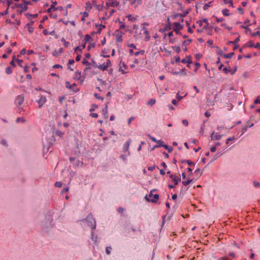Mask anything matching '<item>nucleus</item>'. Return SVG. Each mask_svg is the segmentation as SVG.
I'll list each match as a JSON object with an SVG mask.
<instances>
[{
    "label": "nucleus",
    "mask_w": 260,
    "mask_h": 260,
    "mask_svg": "<svg viewBox=\"0 0 260 260\" xmlns=\"http://www.w3.org/2000/svg\"><path fill=\"white\" fill-rule=\"evenodd\" d=\"M80 224L85 229L90 228L92 230L96 228V223L92 215L90 214L86 218L80 220Z\"/></svg>",
    "instance_id": "1"
},
{
    "label": "nucleus",
    "mask_w": 260,
    "mask_h": 260,
    "mask_svg": "<svg viewBox=\"0 0 260 260\" xmlns=\"http://www.w3.org/2000/svg\"><path fill=\"white\" fill-rule=\"evenodd\" d=\"M119 2L115 0H106L105 2V8L106 10H110V8H114L118 7Z\"/></svg>",
    "instance_id": "2"
},
{
    "label": "nucleus",
    "mask_w": 260,
    "mask_h": 260,
    "mask_svg": "<svg viewBox=\"0 0 260 260\" xmlns=\"http://www.w3.org/2000/svg\"><path fill=\"white\" fill-rule=\"evenodd\" d=\"M154 191V190H151L149 193V194L146 195L145 197V199H146V200L149 202H151L152 203H155L158 201L159 199V195L157 194H153V192Z\"/></svg>",
    "instance_id": "3"
},
{
    "label": "nucleus",
    "mask_w": 260,
    "mask_h": 260,
    "mask_svg": "<svg viewBox=\"0 0 260 260\" xmlns=\"http://www.w3.org/2000/svg\"><path fill=\"white\" fill-rule=\"evenodd\" d=\"M24 102V96L22 95H18L15 99V104L18 106H21Z\"/></svg>",
    "instance_id": "4"
},
{
    "label": "nucleus",
    "mask_w": 260,
    "mask_h": 260,
    "mask_svg": "<svg viewBox=\"0 0 260 260\" xmlns=\"http://www.w3.org/2000/svg\"><path fill=\"white\" fill-rule=\"evenodd\" d=\"M182 27V25H181L179 22H175L173 23V30L176 31L177 34L178 33V31L181 30Z\"/></svg>",
    "instance_id": "5"
},
{
    "label": "nucleus",
    "mask_w": 260,
    "mask_h": 260,
    "mask_svg": "<svg viewBox=\"0 0 260 260\" xmlns=\"http://www.w3.org/2000/svg\"><path fill=\"white\" fill-rule=\"evenodd\" d=\"M142 30L143 31V34L145 35V41L147 42L150 39L149 31L147 30L145 26H143Z\"/></svg>",
    "instance_id": "6"
},
{
    "label": "nucleus",
    "mask_w": 260,
    "mask_h": 260,
    "mask_svg": "<svg viewBox=\"0 0 260 260\" xmlns=\"http://www.w3.org/2000/svg\"><path fill=\"white\" fill-rule=\"evenodd\" d=\"M46 98L45 96L41 95L40 99L37 101V103L39 104V108H41L46 103Z\"/></svg>",
    "instance_id": "7"
},
{
    "label": "nucleus",
    "mask_w": 260,
    "mask_h": 260,
    "mask_svg": "<svg viewBox=\"0 0 260 260\" xmlns=\"http://www.w3.org/2000/svg\"><path fill=\"white\" fill-rule=\"evenodd\" d=\"M222 135H219L218 134V133L215 132H213L211 135V139L212 140H220L221 137H222Z\"/></svg>",
    "instance_id": "8"
},
{
    "label": "nucleus",
    "mask_w": 260,
    "mask_h": 260,
    "mask_svg": "<svg viewBox=\"0 0 260 260\" xmlns=\"http://www.w3.org/2000/svg\"><path fill=\"white\" fill-rule=\"evenodd\" d=\"M15 6L17 7V8H19L21 9V12L22 11H26L28 9V7L26 6V5H24V4H15Z\"/></svg>",
    "instance_id": "9"
},
{
    "label": "nucleus",
    "mask_w": 260,
    "mask_h": 260,
    "mask_svg": "<svg viewBox=\"0 0 260 260\" xmlns=\"http://www.w3.org/2000/svg\"><path fill=\"white\" fill-rule=\"evenodd\" d=\"M131 142V140L129 139L127 141L123 146V151L124 152L127 151Z\"/></svg>",
    "instance_id": "10"
},
{
    "label": "nucleus",
    "mask_w": 260,
    "mask_h": 260,
    "mask_svg": "<svg viewBox=\"0 0 260 260\" xmlns=\"http://www.w3.org/2000/svg\"><path fill=\"white\" fill-rule=\"evenodd\" d=\"M103 114L104 115L105 118L107 119L108 117V103H107L105 105V107L102 110Z\"/></svg>",
    "instance_id": "11"
},
{
    "label": "nucleus",
    "mask_w": 260,
    "mask_h": 260,
    "mask_svg": "<svg viewBox=\"0 0 260 260\" xmlns=\"http://www.w3.org/2000/svg\"><path fill=\"white\" fill-rule=\"evenodd\" d=\"M107 12H105V16H107L108 17L111 16L113 13L115 12L113 8H110V10H107Z\"/></svg>",
    "instance_id": "12"
},
{
    "label": "nucleus",
    "mask_w": 260,
    "mask_h": 260,
    "mask_svg": "<svg viewBox=\"0 0 260 260\" xmlns=\"http://www.w3.org/2000/svg\"><path fill=\"white\" fill-rule=\"evenodd\" d=\"M172 73L174 75H185L186 74V69L185 68L182 69L179 72H172Z\"/></svg>",
    "instance_id": "13"
},
{
    "label": "nucleus",
    "mask_w": 260,
    "mask_h": 260,
    "mask_svg": "<svg viewBox=\"0 0 260 260\" xmlns=\"http://www.w3.org/2000/svg\"><path fill=\"white\" fill-rule=\"evenodd\" d=\"M181 62L183 63H187L188 64H190L192 63V60L190 56H186L182 59Z\"/></svg>",
    "instance_id": "14"
},
{
    "label": "nucleus",
    "mask_w": 260,
    "mask_h": 260,
    "mask_svg": "<svg viewBox=\"0 0 260 260\" xmlns=\"http://www.w3.org/2000/svg\"><path fill=\"white\" fill-rule=\"evenodd\" d=\"M254 125V124L253 123H251V124L250 125H248V124H246L245 125V126H244V127L242 129V131H241V135H242L243 134H244L247 131V128L248 127H252Z\"/></svg>",
    "instance_id": "15"
},
{
    "label": "nucleus",
    "mask_w": 260,
    "mask_h": 260,
    "mask_svg": "<svg viewBox=\"0 0 260 260\" xmlns=\"http://www.w3.org/2000/svg\"><path fill=\"white\" fill-rule=\"evenodd\" d=\"M57 3L56 2H53V4L51 5L50 7L47 10L48 13H50L52 11H55L57 10V8L55 7V5H57Z\"/></svg>",
    "instance_id": "16"
},
{
    "label": "nucleus",
    "mask_w": 260,
    "mask_h": 260,
    "mask_svg": "<svg viewBox=\"0 0 260 260\" xmlns=\"http://www.w3.org/2000/svg\"><path fill=\"white\" fill-rule=\"evenodd\" d=\"M85 46H86V42L82 46L76 47L75 49V53H76L77 54H78L77 51H79L80 52H81L82 51V50H83V49H84L85 48Z\"/></svg>",
    "instance_id": "17"
},
{
    "label": "nucleus",
    "mask_w": 260,
    "mask_h": 260,
    "mask_svg": "<svg viewBox=\"0 0 260 260\" xmlns=\"http://www.w3.org/2000/svg\"><path fill=\"white\" fill-rule=\"evenodd\" d=\"M74 79L76 80H80L81 79V72L77 71L75 73Z\"/></svg>",
    "instance_id": "18"
},
{
    "label": "nucleus",
    "mask_w": 260,
    "mask_h": 260,
    "mask_svg": "<svg viewBox=\"0 0 260 260\" xmlns=\"http://www.w3.org/2000/svg\"><path fill=\"white\" fill-rule=\"evenodd\" d=\"M98 68L103 71H104L107 70L108 67L105 64V63H104L102 64L99 65Z\"/></svg>",
    "instance_id": "19"
},
{
    "label": "nucleus",
    "mask_w": 260,
    "mask_h": 260,
    "mask_svg": "<svg viewBox=\"0 0 260 260\" xmlns=\"http://www.w3.org/2000/svg\"><path fill=\"white\" fill-rule=\"evenodd\" d=\"M82 63L83 64H85V65H87V66H88V67L86 68L85 70H87L90 68L89 67V66L90 65V63L88 60H87L86 59H85V58L83 59V60L82 61Z\"/></svg>",
    "instance_id": "20"
},
{
    "label": "nucleus",
    "mask_w": 260,
    "mask_h": 260,
    "mask_svg": "<svg viewBox=\"0 0 260 260\" xmlns=\"http://www.w3.org/2000/svg\"><path fill=\"white\" fill-rule=\"evenodd\" d=\"M234 55V52L229 53L228 54H223V57L225 58H231Z\"/></svg>",
    "instance_id": "21"
},
{
    "label": "nucleus",
    "mask_w": 260,
    "mask_h": 260,
    "mask_svg": "<svg viewBox=\"0 0 260 260\" xmlns=\"http://www.w3.org/2000/svg\"><path fill=\"white\" fill-rule=\"evenodd\" d=\"M128 20L131 22H134L136 20L137 18L135 17H133L132 15H128L127 16Z\"/></svg>",
    "instance_id": "22"
},
{
    "label": "nucleus",
    "mask_w": 260,
    "mask_h": 260,
    "mask_svg": "<svg viewBox=\"0 0 260 260\" xmlns=\"http://www.w3.org/2000/svg\"><path fill=\"white\" fill-rule=\"evenodd\" d=\"M157 143L158 145L155 146L154 147V148H157L159 147H163V146L164 145L163 142L160 140H157Z\"/></svg>",
    "instance_id": "23"
},
{
    "label": "nucleus",
    "mask_w": 260,
    "mask_h": 260,
    "mask_svg": "<svg viewBox=\"0 0 260 260\" xmlns=\"http://www.w3.org/2000/svg\"><path fill=\"white\" fill-rule=\"evenodd\" d=\"M203 29L205 30H209L210 31L212 30V27L210 26H209V23L208 24H205L203 26Z\"/></svg>",
    "instance_id": "24"
},
{
    "label": "nucleus",
    "mask_w": 260,
    "mask_h": 260,
    "mask_svg": "<svg viewBox=\"0 0 260 260\" xmlns=\"http://www.w3.org/2000/svg\"><path fill=\"white\" fill-rule=\"evenodd\" d=\"M174 50H175L176 52L179 53L181 51L180 47L179 46H174L172 47Z\"/></svg>",
    "instance_id": "25"
},
{
    "label": "nucleus",
    "mask_w": 260,
    "mask_h": 260,
    "mask_svg": "<svg viewBox=\"0 0 260 260\" xmlns=\"http://www.w3.org/2000/svg\"><path fill=\"white\" fill-rule=\"evenodd\" d=\"M94 8L97 10L98 11H102V10L103 9V5H95V7Z\"/></svg>",
    "instance_id": "26"
},
{
    "label": "nucleus",
    "mask_w": 260,
    "mask_h": 260,
    "mask_svg": "<svg viewBox=\"0 0 260 260\" xmlns=\"http://www.w3.org/2000/svg\"><path fill=\"white\" fill-rule=\"evenodd\" d=\"M163 147H164L166 150H167L169 152H171L173 150V148L171 146H168L167 145L164 144L163 146Z\"/></svg>",
    "instance_id": "27"
},
{
    "label": "nucleus",
    "mask_w": 260,
    "mask_h": 260,
    "mask_svg": "<svg viewBox=\"0 0 260 260\" xmlns=\"http://www.w3.org/2000/svg\"><path fill=\"white\" fill-rule=\"evenodd\" d=\"M222 14L224 16H229V11L227 9H223L222 11Z\"/></svg>",
    "instance_id": "28"
},
{
    "label": "nucleus",
    "mask_w": 260,
    "mask_h": 260,
    "mask_svg": "<svg viewBox=\"0 0 260 260\" xmlns=\"http://www.w3.org/2000/svg\"><path fill=\"white\" fill-rule=\"evenodd\" d=\"M181 180L180 178H173V179L172 180L173 182L174 183V185H176L178 183V181Z\"/></svg>",
    "instance_id": "29"
},
{
    "label": "nucleus",
    "mask_w": 260,
    "mask_h": 260,
    "mask_svg": "<svg viewBox=\"0 0 260 260\" xmlns=\"http://www.w3.org/2000/svg\"><path fill=\"white\" fill-rule=\"evenodd\" d=\"M55 134L56 135H57L60 137H62L63 136V135H64V133L62 132L61 131H59V130H57L55 132Z\"/></svg>",
    "instance_id": "30"
},
{
    "label": "nucleus",
    "mask_w": 260,
    "mask_h": 260,
    "mask_svg": "<svg viewBox=\"0 0 260 260\" xmlns=\"http://www.w3.org/2000/svg\"><path fill=\"white\" fill-rule=\"evenodd\" d=\"M145 53V51L143 50H140V51L136 52L134 53L135 56H138L140 54H144Z\"/></svg>",
    "instance_id": "31"
},
{
    "label": "nucleus",
    "mask_w": 260,
    "mask_h": 260,
    "mask_svg": "<svg viewBox=\"0 0 260 260\" xmlns=\"http://www.w3.org/2000/svg\"><path fill=\"white\" fill-rule=\"evenodd\" d=\"M211 2L205 4L203 6V9L204 10H207L210 7Z\"/></svg>",
    "instance_id": "32"
},
{
    "label": "nucleus",
    "mask_w": 260,
    "mask_h": 260,
    "mask_svg": "<svg viewBox=\"0 0 260 260\" xmlns=\"http://www.w3.org/2000/svg\"><path fill=\"white\" fill-rule=\"evenodd\" d=\"M192 179H188V180H187L186 181H183L182 182V184L184 185H187L188 184L192 182Z\"/></svg>",
    "instance_id": "33"
},
{
    "label": "nucleus",
    "mask_w": 260,
    "mask_h": 260,
    "mask_svg": "<svg viewBox=\"0 0 260 260\" xmlns=\"http://www.w3.org/2000/svg\"><path fill=\"white\" fill-rule=\"evenodd\" d=\"M6 72L7 74H10L12 73V70L11 67H8L6 69Z\"/></svg>",
    "instance_id": "34"
},
{
    "label": "nucleus",
    "mask_w": 260,
    "mask_h": 260,
    "mask_svg": "<svg viewBox=\"0 0 260 260\" xmlns=\"http://www.w3.org/2000/svg\"><path fill=\"white\" fill-rule=\"evenodd\" d=\"M155 102L154 99H151L148 102L147 104L152 106L155 103Z\"/></svg>",
    "instance_id": "35"
},
{
    "label": "nucleus",
    "mask_w": 260,
    "mask_h": 260,
    "mask_svg": "<svg viewBox=\"0 0 260 260\" xmlns=\"http://www.w3.org/2000/svg\"><path fill=\"white\" fill-rule=\"evenodd\" d=\"M119 66L120 68H121V67H123L125 69H127V66L125 64V63L124 62L120 61Z\"/></svg>",
    "instance_id": "36"
},
{
    "label": "nucleus",
    "mask_w": 260,
    "mask_h": 260,
    "mask_svg": "<svg viewBox=\"0 0 260 260\" xmlns=\"http://www.w3.org/2000/svg\"><path fill=\"white\" fill-rule=\"evenodd\" d=\"M112 249L111 247L109 246L107 247L106 248V252L107 254H110L111 253V250Z\"/></svg>",
    "instance_id": "37"
},
{
    "label": "nucleus",
    "mask_w": 260,
    "mask_h": 260,
    "mask_svg": "<svg viewBox=\"0 0 260 260\" xmlns=\"http://www.w3.org/2000/svg\"><path fill=\"white\" fill-rule=\"evenodd\" d=\"M25 121V120L24 119V118H18L17 119H16V122H24Z\"/></svg>",
    "instance_id": "38"
},
{
    "label": "nucleus",
    "mask_w": 260,
    "mask_h": 260,
    "mask_svg": "<svg viewBox=\"0 0 260 260\" xmlns=\"http://www.w3.org/2000/svg\"><path fill=\"white\" fill-rule=\"evenodd\" d=\"M84 39L86 42H88L91 39V37L89 35H86Z\"/></svg>",
    "instance_id": "39"
},
{
    "label": "nucleus",
    "mask_w": 260,
    "mask_h": 260,
    "mask_svg": "<svg viewBox=\"0 0 260 260\" xmlns=\"http://www.w3.org/2000/svg\"><path fill=\"white\" fill-rule=\"evenodd\" d=\"M55 186L57 187H61L62 186V183L59 181L56 182Z\"/></svg>",
    "instance_id": "40"
},
{
    "label": "nucleus",
    "mask_w": 260,
    "mask_h": 260,
    "mask_svg": "<svg viewBox=\"0 0 260 260\" xmlns=\"http://www.w3.org/2000/svg\"><path fill=\"white\" fill-rule=\"evenodd\" d=\"M191 42V39H188L187 40H185L183 42V44L184 45H188Z\"/></svg>",
    "instance_id": "41"
},
{
    "label": "nucleus",
    "mask_w": 260,
    "mask_h": 260,
    "mask_svg": "<svg viewBox=\"0 0 260 260\" xmlns=\"http://www.w3.org/2000/svg\"><path fill=\"white\" fill-rule=\"evenodd\" d=\"M251 36L252 37H255L256 36H259L260 37V31H257L256 32H254L251 34Z\"/></svg>",
    "instance_id": "42"
},
{
    "label": "nucleus",
    "mask_w": 260,
    "mask_h": 260,
    "mask_svg": "<svg viewBox=\"0 0 260 260\" xmlns=\"http://www.w3.org/2000/svg\"><path fill=\"white\" fill-rule=\"evenodd\" d=\"M148 136L149 137V138L154 142H156L157 143V140L154 138V137H152L150 135H148Z\"/></svg>",
    "instance_id": "43"
},
{
    "label": "nucleus",
    "mask_w": 260,
    "mask_h": 260,
    "mask_svg": "<svg viewBox=\"0 0 260 260\" xmlns=\"http://www.w3.org/2000/svg\"><path fill=\"white\" fill-rule=\"evenodd\" d=\"M105 26L103 25H100V27L98 29V33H101L103 28H105Z\"/></svg>",
    "instance_id": "44"
},
{
    "label": "nucleus",
    "mask_w": 260,
    "mask_h": 260,
    "mask_svg": "<svg viewBox=\"0 0 260 260\" xmlns=\"http://www.w3.org/2000/svg\"><path fill=\"white\" fill-rule=\"evenodd\" d=\"M105 64L106 66L108 68L109 67H110L111 66V62L110 59H107L106 61V62L105 63Z\"/></svg>",
    "instance_id": "45"
},
{
    "label": "nucleus",
    "mask_w": 260,
    "mask_h": 260,
    "mask_svg": "<svg viewBox=\"0 0 260 260\" xmlns=\"http://www.w3.org/2000/svg\"><path fill=\"white\" fill-rule=\"evenodd\" d=\"M90 6V8H94L95 5H96L97 4L96 3V1H93L91 4H89Z\"/></svg>",
    "instance_id": "46"
},
{
    "label": "nucleus",
    "mask_w": 260,
    "mask_h": 260,
    "mask_svg": "<svg viewBox=\"0 0 260 260\" xmlns=\"http://www.w3.org/2000/svg\"><path fill=\"white\" fill-rule=\"evenodd\" d=\"M247 46L248 47H253L254 46V44H253V43L252 41H250L247 43Z\"/></svg>",
    "instance_id": "47"
},
{
    "label": "nucleus",
    "mask_w": 260,
    "mask_h": 260,
    "mask_svg": "<svg viewBox=\"0 0 260 260\" xmlns=\"http://www.w3.org/2000/svg\"><path fill=\"white\" fill-rule=\"evenodd\" d=\"M94 96L98 99H99V100H101L102 101L104 100V98L101 97L98 93H94Z\"/></svg>",
    "instance_id": "48"
},
{
    "label": "nucleus",
    "mask_w": 260,
    "mask_h": 260,
    "mask_svg": "<svg viewBox=\"0 0 260 260\" xmlns=\"http://www.w3.org/2000/svg\"><path fill=\"white\" fill-rule=\"evenodd\" d=\"M223 71L225 73V74H228L229 72H231V70H230V69H228L227 68H224L223 69Z\"/></svg>",
    "instance_id": "49"
},
{
    "label": "nucleus",
    "mask_w": 260,
    "mask_h": 260,
    "mask_svg": "<svg viewBox=\"0 0 260 260\" xmlns=\"http://www.w3.org/2000/svg\"><path fill=\"white\" fill-rule=\"evenodd\" d=\"M221 26L225 27V28H227L229 30H231L232 29V27L228 26L225 23L222 24Z\"/></svg>",
    "instance_id": "50"
},
{
    "label": "nucleus",
    "mask_w": 260,
    "mask_h": 260,
    "mask_svg": "<svg viewBox=\"0 0 260 260\" xmlns=\"http://www.w3.org/2000/svg\"><path fill=\"white\" fill-rule=\"evenodd\" d=\"M235 139V137L233 136L232 137L229 138L226 140V143L228 144H229V142L232 140H234Z\"/></svg>",
    "instance_id": "51"
},
{
    "label": "nucleus",
    "mask_w": 260,
    "mask_h": 260,
    "mask_svg": "<svg viewBox=\"0 0 260 260\" xmlns=\"http://www.w3.org/2000/svg\"><path fill=\"white\" fill-rule=\"evenodd\" d=\"M17 62H18V64L19 66H20L21 67H22V65L21 64L22 62H23V61L21 59H17L16 60Z\"/></svg>",
    "instance_id": "52"
},
{
    "label": "nucleus",
    "mask_w": 260,
    "mask_h": 260,
    "mask_svg": "<svg viewBox=\"0 0 260 260\" xmlns=\"http://www.w3.org/2000/svg\"><path fill=\"white\" fill-rule=\"evenodd\" d=\"M24 2V5H26L27 6L28 5H31V2L29 1H26V0H23Z\"/></svg>",
    "instance_id": "53"
},
{
    "label": "nucleus",
    "mask_w": 260,
    "mask_h": 260,
    "mask_svg": "<svg viewBox=\"0 0 260 260\" xmlns=\"http://www.w3.org/2000/svg\"><path fill=\"white\" fill-rule=\"evenodd\" d=\"M182 123L185 125V126H187L188 124V122L187 120L186 119H184L182 120Z\"/></svg>",
    "instance_id": "54"
},
{
    "label": "nucleus",
    "mask_w": 260,
    "mask_h": 260,
    "mask_svg": "<svg viewBox=\"0 0 260 260\" xmlns=\"http://www.w3.org/2000/svg\"><path fill=\"white\" fill-rule=\"evenodd\" d=\"M119 23L121 24V25L119 27V29H121L124 28L125 27L124 24L121 21H120Z\"/></svg>",
    "instance_id": "55"
},
{
    "label": "nucleus",
    "mask_w": 260,
    "mask_h": 260,
    "mask_svg": "<svg viewBox=\"0 0 260 260\" xmlns=\"http://www.w3.org/2000/svg\"><path fill=\"white\" fill-rule=\"evenodd\" d=\"M58 54L59 53L57 50H54L52 53V55L54 56H57L58 55Z\"/></svg>",
    "instance_id": "56"
},
{
    "label": "nucleus",
    "mask_w": 260,
    "mask_h": 260,
    "mask_svg": "<svg viewBox=\"0 0 260 260\" xmlns=\"http://www.w3.org/2000/svg\"><path fill=\"white\" fill-rule=\"evenodd\" d=\"M91 117L94 118H97L98 117V114L95 113H92L90 114Z\"/></svg>",
    "instance_id": "57"
},
{
    "label": "nucleus",
    "mask_w": 260,
    "mask_h": 260,
    "mask_svg": "<svg viewBox=\"0 0 260 260\" xmlns=\"http://www.w3.org/2000/svg\"><path fill=\"white\" fill-rule=\"evenodd\" d=\"M1 144L6 146H8L6 141L5 140H2L1 141Z\"/></svg>",
    "instance_id": "58"
},
{
    "label": "nucleus",
    "mask_w": 260,
    "mask_h": 260,
    "mask_svg": "<svg viewBox=\"0 0 260 260\" xmlns=\"http://www.w3.org/2000/svg\"><path fill=\"white\" fill-rule=\"evenodd\" d=\"M81 58V55L77 54V56L76 57V60L79 61V60H80Z\"/></svg>",
    "instance_id": "59"
},
{
    "label": "nucleus",
    "mask_w": 260,
    "mask_h": 260,
    "mask_svg": "<svg viewBox=\"0 0 260 260\" xmlns=\"http://www.w3.org/2000/svg\"><path fill=\"white\" fill-rule=\"evenodd\" d=\"M186 161L189 166L194 165V163L190 160H187Z\"/></svg>",
    "instance_id": "60"
},
{
    "label": "nucleus",
    "mask_w": 260,
    "mask_h": 260,
    "mask_svg": "<svg viewBox=\"0 0 260 260\" xmlns=\"http://www.w3.org/2000/svg\"><path fill=\"white\" fill-rule=\"evenodd\" d=\"M216 150V146H214L213 147H212L210 149V150L211 152H214Z\"/></svg>",
    "instance_id": "61"
},
{
    "label": "nucleus",
    "mask_w": 260,
    "mask_h": 260,
    "mask_svg": "<svg viewBox=\"0 0 260 260\" xmlns=\"http://www.w3.org/2000/svg\"><path fill=\"white\" fill-rule=\"evenodd\" d=\"M70 44V42H67V41H64V43H63V45L65 47L67 48L69 46Z\"/></svg>",
    "instance_id": "62"
},
{
    "label": "nucleus",
    "mask_w": 260,
    "mask_h": 260,
    "mask_svg": "<svg viewBox=\"0 0 260 260\" xmlns=\"http://www.w3.org/2000/svg\"><path fill=\"white\" fill-rule=\"evenodd\" d=\"M253 185H254V186L255 187H259V185H260V184H259V182H258L254 181V182H253Z\"/></svg>",
    "instance_id": "63"
},
{
    "label": "nucleus",
    "mask_w": 260,
    "mask_h": 260,
    "mask_svg": "<svg viewBox=\"0 0 260 260\" xmlns=\"http://www.w3.org/2000/svg\"><path fill=\"white\" fill-rule=\"evenodd\" d=\"M124 209L123 208L119 207L118 209V211L119 213H121L124 211Z\"/></svg>",
    "instance_id": "64"
}]
</instances>
